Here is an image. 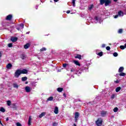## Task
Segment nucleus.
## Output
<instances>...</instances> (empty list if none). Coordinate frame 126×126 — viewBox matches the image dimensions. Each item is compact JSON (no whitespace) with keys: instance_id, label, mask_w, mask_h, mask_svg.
<instances>
[{"instance_id":"nucleus-29","label":"nucleus","mask_w":126,"mask_h":126,"mask_svg":"<svg viewBox=\"0 0 126 126\" xmlns=\"http://www.w3.org/2000/svg\"><path fill=\"white\" fill-rule=\"evenodd\" d=\"M0 111L2 112V113H4V112H5V109H4L3 107H0Z\"/></svg>"},{"instance_id":"nucleus-4","label":"nucleus","mask_w":126,"mask_h":126,"mask_svg":"<svg viewBox=\"0 0 126 126\" xmlns=\"http://www.w3.org/2000/svg\"><path fill=\"white\" fill-rule=\"evenodd\" d=\"M102 123H103V120L101 118H99L96 122V125L98 126H102Z\"/></svg>"},{"instance_id":"nucleus-23","label":"nucleus","mask_w":126,"mask_h":126,"mask_svg":"<svg viewBox=\"0 0 126 126\" xmlns=\"http://www.w3.org/2000/svg\"><path fill=\"white\" fill-rule=\"evenodd\" d=\"M105 1H106V0H100V3L101 5H103L104 3L105 4Z\"/></svg>"},{"instance_id":"nucleus-44","label":"nucleus","mask_w":126,"mask_h":126,"mask_svg":"<svg viewBox=\"0 0 126 126\" xmlns=\"http://www.w3.org/2000/svg\"><path fill=\"white\" fill-rule=\"evenodd\" d=\"M53 126H58V123H56V122H54L53 124Z\"/></svg>"},{"instance_id":"nucleus-41","label":"nucleus","mask_w":126,"mask_h":126,"mask_svg":"<svg viewBox=\"0 0 126 126\" xmlns=\"http://www.w3.org/2000/svg\"><path fill=\"white\" fill-rule=\"evenodd\" d=\"M8 47H9V48H11L12 47V43H9L8 44Z\"/></svg>"},{"instance_id":"nucleus-7","label":"nucleus","mask_w":126,"mask_h":126,"mask_svg":"<svg viewBox=\"0 0 126 126\" xmlns=\"http://www.w3.org/2000/svg\"><path fill=\"white\" fill-rule=\"evenodd\" d=\"M12 19V15L10 14L6 16V20H8V21H10Z\"/></svg>"},{"instance_id":"nucleus-54","label":"nucleus","mask_w":126,"mask_h":126,"mask_svg":"<svg viewBox=\"0 0 126 126\" xmlns=\"http://www.w3.org/2000/svg\"><path fill=\"white\" fill-rule=\"evenodd\" d=\"M9 120V119L8 118H7L6 119V121L7 122V121H8Z\"/></svg>"},{"instance_id":"nucleus-27","label":"nucleus","mask_w":126,"mask_h":126,"mask_svg":"<svg viewBox=\"0 0 126 126\" xmlns=\"http://www.w3.org/2000/svg\"><path fill=\"white\" fill-rule=\"evenodd\" d=\"M75 59H79V60H81V55H77L75 57Z\"/></svg>"},{"instance_id":"nucleus-60","label":"nucleus","mask_w":126,"mask_h":126,"mask_svg":"<svg viewBox=\"0 0 126 126\" xmlns=\"http://www.w3.org/2000/svg\"><path fill=\"white\" fill-rule=\"evenodd\" d=\"M73 126H76V124H73Z\"/></svg>"},{"instance_id":"nucleus-62","label":"nucleus","mask_w":126,"mask_h":126,"mask_svg":"<svg viewBox=\"0 0 126 126\" xmlns=\"http://www.w3.org/2000/svg\"><path fill=\"white\" fill-rule=\"evenodd\" d=\"M50 2H53V1H52V0H50Z\"/></svg>"},{"instance_id":"nucleus-14","label":"nucleus","mask_w":126,"mask_h":126,"mask_svg":"<svg viewBox=\"0 0 126 126\" xmlns=\"http://www.w3.org/2000/svg\"><path fill=\"white\" fill-rule=\"evenodd\" d=\"M12 67V64H11V63H8L7 65H6V68L8 69H11V68Z\"/></svg>"},{"instance_id":"nucleus-31","label":"nucleus","mask_w":126,"mask_h":126,"mask_svg":"<svg viewBox=\"0 0 126 126\" xmlns=\"http://www.w3.org/2000/svg\"><path fill=\"white\" fill-rule=\"evenodd\" d=\"M96 54L97 55V56H99V57H102V56H103V52H100L99 53H96Z\"/></svg>"},{"instance_id":"nucleus-8","label":"nucleus","mask_w":126,"mask_h":126,"mask_svg":"<svg viewBox=\"0 0 126 126\" xmlns=\"http://www.w3.org/2000/svg\"><path fill=\"white\" fill-rule=\"evenodd\" d=\"M79 117V113L75 112V122H77V119Z\"/></svg>"},{"instance_id":"nucleus-37","label":"nucleus","mask_w":126,"mask_h":126,"mask_svg":"<svg viewBox=\"0 0 126 126\" xmlns=\"http://www.w3.org/2000/svg\"><path fill=\"white\" fill-rule=\"evenodd\" d=\"M119 75L120 76H126V73H120L119 74Z\"/></svg>"},{"instance_id":"nucleus-1","label":"nucleus","mask_w":126,"mask_h":126,"mask_svg":"<svg viewBox=\"0 0 126 126\" xmlns=\"http://www.w3.org/2000/svg\"><path fill=\"white\" fill-rule=\"evenodd\" d=\"M86 69V68L85 67H82L81 68H80L78 70H76L74 68H70V71L71 72H76V74H78V75H79V74H81L82 73L83 70H85Z\"/></svg>"},{"instance_id":"nucleus-47","label":"nucleus","mask_w":126,"mask_h":126,"mask_svg":"<svg viewBox=\"0 0 126 126\" xmlns=\"http://www.w3.org/2000/svg\"><path fill=\"white\" fill-rule=\"evenodd\" d=\"M111 99H114L115 98V94H112L111 97Z\"/></svg>"},{"instance_id":"nucleus-55","label":"nucleus","mask_w":126,"mask_h":126,"mask_svg":"<svg viewBox=\"0 0 126 126\" xmlns=\"http://www.w3.org/2000/svg\"><path fill=\"white\" fill-rule=\"evenodd\" d=\"M16 29H17V30H18V31L20 30V28H17Z\"/></svg>"},{"instance_id":"nucleus-30","label":"nucleus","mask_w":126,"mask_h":126,"mask_svg":"<svg viewBox=\"0 0 126 126\" xmlns=\"http://www.w3.org/2000/svg\"><path fill=\"white\" fill-rule=\"evenodd\" d=\"M27 79H28L27 77H23L22 78V81H26V80H27Z\"/></svg>"},{"instance_id":"nucleus-61","label":"nucleus","mask_w":126,"mask_h":126,"mask_svg":"<svg viewBox=\"0 0 126 126\" xmlns=\"http://www.w3.org/2000/svg\"><path fill=\"white\" fill-rule=\"evenodd\" d=\"M26 84H28V82H26Z\"/></svg>"},{"instance_id":"nucleus-52","label":"nucleus","mask_w":126,"mask_h":126,"mask_svg":"<svg viewBox=\"0 0 126 126\" xmlns=\"http://www.w3.org/2000/svg\"><path fill=\"white\" fill-rule=\"evenodd\" d=\"M66 13L68 14V13H70V10H67L66 11Z\"/></svg>"},{"instance_id":"nucleus-36","label":"nucleus","mask_w":126,"mask_h":126,"mask_svg":"<svg viewBox=\"0 0 126 126\" xmlns=\"http://www.w3.org/2000/svg\"><path fill=\"white\" fill-rule=\"evenodd\" d=\"M72 3L73 4V6H75V0H72Z\"/></svg>"},{"instance_id":"nucleus-58","label":"nucleus","mask_w":126,"mask_h":126,"mask_svg":"<svg viewBox=\"0 0 126 126\" xmlns=\"http://www.w3.org/2000/svg\"><path fill=\"white\" fill-rule=\"evenodd\" d=\"M114 1L117 2L118 1V0H114Z\"/></svg>"},{"instance_id":"nucleus-57","label":"nucleus","mask_w":126,"mask_h":126,"mask_svg":"<svg viewBox=\"0 0 126 126\" xmlns=\"http://www.w3.org/2000/svg\"><path fill=\"white\" fill-rule=\"evenodd\" d=\"M0 124L1 125V126H3V124H2V123H1V122L0 123Z\"/></svg>"},{"instance_id":"nucleus-39","label":"nucleus","mask_w":126,"mask_h":126,"mask_svg":"<svg viewBox=\"0 0 126 126\" xmlns=\"http://www.w3.org/2000/svg\"><path fill=\"white\" fill-rule=\"evenodd\" d=\"M114 57H118V53L115 52L113 53Z\"/></svg>"},{"instance_id":"nucleus-25","label":"nucleus","mask_w":126,"mask_h":126,"mask_svg":"<svg viewBox=\"0 0 126 126\" xmlns=\"http://www.w3.org/2000/svg\"><path fill=\"white\" fill-rule=\"evenodd\" d=\"M94 7V5H93V4L92 5H90L88 7L89 8V10H92V8H93V7Z\"/></svg>"},{"instance_id":"nucleus-22","label":"nucleus","mask_w":126,"mask_h":126,"mask_svg":"<svg viewBox=\"0 0 126 126\" xmlns=\"http://www.w3.org/2000/svg\"><path fill=\"white\" fill-rule=\"evenodd\" d=\"M53 100H54V97L53 96H50L47 98V101H53Z\"/></svg>"},{"instance_id":"nucleus-63","label":"nucleus","mask_w":126,"mask_h":126,"mask_svg":"<svg viewBox=\"0 0 126 126\" xmlns=\"http://www.w3.org/2000/svg\"><path fill=\"white\" fill-rule=\"evenodd\" d=\"M1 123V121H0V123Z\"/></svg>"},{"instance_id":"nucleus-35","label":"nucleus","mask_w":126,"mask_h":126,"mask_svg":"<svg viewBox=\"0 0 126 126\" xmlns=\"http://www.w3.org/2000/svg\"><path fill=\"white\" fill-rule=\"evenodd\" d=\"M7 105L8 106H10V105H11V101L10 100L7 101Z\"/></svg>"},{"instance_id":"nucleus-64","label":"nucleus","mask_w":126,"mask_h":126,"mask_svg":"<svg viewBox=\"0 0 126 126\" xmlns=\"http://www.w3.org/2000/svg\"><path fill=\"white\" fill-rule=\"evenodd\" d=\"M1 87H2V85H1Z\"/></svg>"},{"instance_id":"nucleus-26","label":"nucleus","mask_w":126,"mask_h":126,"mask_svg":"<svg viewBox=\"0 0 126 126\" xmlns=\"http://www.w3.org/2000/svg\"><path fill=\"white\" fill-rule=\"evenodd\" d=\"M19 27H20L22 29H23L24 28V24H21L18 25Z\"/></svg>"},{"instance_id":"nucleus-33","label":"nucleus","mask_w":126,"mask_h":126,"mask_svg":"<svg viewBox=\"0 0 126 126\" xmlns=\"http://www.w3.org/2000/svg\"><path fill=\"white\" fill-rule=\"evenodd\" d=\"M121 89V88L120 87H118L116 89V92H119Z\"/></svg>"},{"instance_id":"nucleus-56","label":"nucleus","mask_w":126,"mask_h":126,"mask_svg":"<svg viewBox=\"0 0 126 126\" xmlns=\"http://www.w3.org/2000/svg\"><path fill=\"white\" fill-rule=\"evenodd\" d=\"M35 8H36V9H38V5H36V6H35Z\"/></svg>"},{"instance_id":"nucleus-19","label":"nucleus","mask_w":126,"mask_h":126,"mask_svg":"<svg viewBox=\"0 0 126 126\" xmlns=\"http://www.w3.org/2000/svg\"><path fill=\"white\" fill-rule=\"evenodd\" d=\"M118 15L119 16H124V12L122 11H119L118 12Z\"/></svg>"},{"instance_id":"nucleus-18","label":"nucleus","mask_w":126,"mask_h":126,"mask_svg":"<svg viewBox=\"0 0 126 126\" xmlns=\"http://www.w3.org/2000/svg\"><path fill=\"white\" fill-rule=\"evenodd\" d=\"M13 87L14 88H16V89H18V87H19V86L17 83H14L13 84Z\"/></svg>"},{"instance_id":"nucleus-28","label":"nucleus","mask_w":126,"mask_h":126,"mask_svg":"<svg viewBox=\"0 0 126 126\" xmlns=\"http://www.w3.org/2000/svg\"><path fill=\"white\" fill-rule=\"evenodd\" d=\"M123 29H119V30H118V33L119 34H122V33H123Z\"/></svg>"},{"instance_id":"nucleus-40","label":"nucleus","mask_w":126,"mask_h":126,"mask_svg":"<svg viewBox=\"0 0 126 126\" xmlns=\"http://www.w3.org/2000/svg\"><path fill=\"white\" fill-rule=\"evenodd\" d=\"M22 60H25V55H22L21 56Z\"/></svg>"},{"instance_id":"nucleus-16","label":"nucleus","mask_w":126,"mask_h":126,"mask_svg":"<svg viewBox=\"0 0 126 126\" xmlns=\"http://www.w3.org/2000/svg\"><path fill=\"white\" fill-rule=\"evenodd\" d=\"M32 116H30L29 117V121H28V126H31V121L32 120Z\"/></svg>"},{"instance_id":"nucleus-49","label":"nucleus","mask_w":126,"mask_h":126,"mask_svg":"<svg viewBox=\"0 0 126 126\" xmlns=\"http://www.w3.org/2000/svg\"><path fill=\"white\" fill-rule=\"evenodd\" d=\"M105 47H106V45L105 44L102 45V48H105Z\"/></svg>"},{"instance_id":"nucleus-5","label":"nucleus","mask_w":126,"mask_h":126,"mask_svg":"<svg viewBox=\"0 0 126 126\" xmlns=\"http://www.w3.org/2000/svg\"><path fill=\"white\" fill-rule=\"evenodd\" d=\"M111 3H112V1H111V0H105L104 5L105 6H108V5H110Z\"/></svg>"},{"instance_id":"nucleus-59","label":"nucleus","mask_w":126,"mask_h":126,"mask_svg":"<svg viewBox=\"0 0 126 126\" xmlns=\"http://www.w3.org/2000/svg\"><path fill=\"white\" fill-rule=\"evenodd\" d=\"M30 33V32H26V34H29Z\"/></svg>"},{"instance_id":"nucleus-20","label":"nucleus","mask_w":126,"mask_h":126,"mask_svg":"<svg viewBox=\"0 0 126 126\" xmlns=\"http://www.w3.org/2000/svg\"><path fill=\"white\" fill-rule=\"evenodd\" d=\"M124 69H125V68H124V67H120L119 69V72H123V71H124Z\"/></svg>"},{"instance_id":"nucleus-2","label":"nucleus","mask_w":126,"mask_h":126,"mask_svg":"<svg viewBox=\"0 0 126 126\" xmlns=\"http://www.w3.org/2000/svg\"><path fill=\"white\" fill-rule=\"evenodd\" d=\"M93 20L94 23H99L101 24L103 22V20H102L101 17L95 16Z\"/></svg>"},{"instance_id":"nucleus-38","label":"nucleus","mask_w":126,"mask_h":126,"mask_svg":"<svg viewBox=\"0 0 126 126\" xmlns=\"http://www.w3.org/2000/svg\"><path fill=\"white\" fill-rule=\"evenodd\" d=\"M106 49L107 51H110V50H111V47H110V46H107L106 47Z\"/></svg>"},{"instance_id":"nucleus-51","label":"nucleus","mask_w":126,"mask_h":126,"mask_svg":"<svg viewBox=\"0 0 126 126\" xmlns=\"http://www.w3.org/2000/svg\"><path fill=\"white\" fill-rule=\"evenodd\" d=\"M118 17H119V15H116L114 16V18H118Z\"/></svg>"},{"instance_id":"nucleus-11","label":"nucleus","mask_w":126,"mask_h":126,"mask_svg":"<svg viewBox=\"0 0 126 126\" xmlns=\"http://www.w3.org/2000/svg\"><path fill=\"white\" fill-rule=\"evenodd\" d=\"M17 37H11V41H12V42H13L14 43L16 42V41H17Z\"/></svg>"},{"instance_id":"nucleus-9","label":"nucleus","mask_w":126,"mask_h":126,"mask_svg":"<svg viewBox=\"0 0 126 126\" xmlns=\"http://www.w3.org/2000/svg\"><path fill=\"white\" fill-rule=\"evenodd\" d=\"M21 74H26L28 73V71L25 69L20 70Z\"/></svg>"},{"instance_id":"nucleus-3","label":"nucleus","mask_w":126,"mask_h":126,"mask_svg":"<svg viewBox=\"0 0 126 126\" xmlns=\"http://www.w3.org/2000/svg\"><path fill=\"white\" fill-rule=\"evenodd\" d=\"M20 74H21V71H20V69H18L15 71L14 76L15 77L18 78Z\"/></svg>"},{"instance_id":"nucleus-34","label":"nucleus","mask_w":126,"mask_h":126,"mask_svg":"<svg viewBox=\"0 0 126 126\" xmlns=\"http://www.w3.org/2000/svg\"><path fill=\"white\" fill-rule=\"evenodd\" d=\"M40 52H43L44 51H47V48H45V47H43L42 48H41L40 50Z\"/></svg>"},{"instance_id":"nucleus-15","label":"nucleus","mask_w":126,"mask_h":126,"mask_svg":"<svg viewBox=\"0 0 126 126\" xmlns=\"http://www.w3.org/2000/svg\"><path fill=\"white\" fill-rule=\"evenodd\" d=\"M74 63H75V64H76V65H78L79 66H80V63H79V62L76 60H74L73 61Z\"/></svg>"},{"instance_id":"nucleus-6","label":"nucleus","mask_w":126,"mask_h":126,"mask_svg":"<svg viewBox=\"0 0 126 126\" xmlns=\"http://www.w3.org/2000/svg\"><path fill=\"white\" fill-rule=\"evenodd\" d=\"M25 89L26 90V92L27 93H29V92H31V90H32V89H31V88H30L29 86L26 87Z\"/></svg>"},{"instance_id":"nucleus-13","label":"nucleus","mask_w":126,"mask_h":126,"mask_svg":"<svg viewBox=\"0 0 126 126\" xmlns=\"http://www.w3.org/2000/svg\"><path fill=\"white\" fill-rule=\"evenodd\" d=\"M30 46H31L30 43H28L24 45V49H29V47H30Z\"/></svg>"},{"instance_id":"nucleus-42","label":"nucleus","mask_w":126,"mask_h":126,"mask_svg":"<svg viewBox=\"0 0 126 126\" xmlns=\"http://www.w3.org/2000/svg\"><path fill=\"white\" fill-rule=\"evenodd\" d=\"M70 67H71L70 65H68V66L66 67V70H68V71L69 70V68H70Z\"/></svg>"},{"instance_id":"nucleus-21","label":"nucleus","mask_w":126,"mask_h":126,"mask_svg":"<svg viewBox=\"0 0 126 126\" xmlns=\"http://www.w3.org/2000/svg\"><path fill=\"white\" fill-rule=\"evenodd\" d=\"M63 88H57V91L58 92H63Z\"/></svg>"},{"instance_id":"nucleus-46","label":"nucleus","mask_w":126,"mask_h":126,"mask_svg":"<svg viewBox=\"0 0 126 126\" xmlns=\"http://www.w3.org/2000/svg\"><path fill=\"white\" fill-rule=\"evenodd\" d=\"M32 85L35 86L36 85V82H33L32 83Z\"/></svg>"},{"instance_id":"nucleus-53","label":"nucleus","mask_w":126,"mask_h":126,"mask_svg":"<svg viewBox=\"0 0 126 126\" xmlns=\"http://www.w3.org/2000/svg\"><path fill=\"white\" fill-rule=\"evenodd\" d=\"M54 1H55V2H58V1H59V0H54Z\"/></svg>"},{"instance_id":"nucleus-12","label":"nucleus","mask_w":126,"mask_h":126,"mask_svg":"<svg viewBox=\"0 0 126 126\" xmlns=\"http://www.w3.org/2000/svg\"><path fill=\"white\" fill-rule=\"evenodd\" d=\"M54 112L56 114H59V107L58 106L55 107Z\"/></svg>"},{"instance_id":"nucleus-48","label":"nucleus","mask_w":126,"mask_h":126,"mask_svg":"<svg viewBox=\"0 0 126 126\" xmlns=\"http://www.w3.org/2000/svg\"><path fill=\"white\" fill-rule=\"evenodd\" d=\"M63 96L64 97V98H66V94H65V93L63 94Z\"/></svg>"},{"instance_id":"nucleus-32","label":"nucleus","mask_w":126,"mask_h":126,"mask_svg":"<svg viewBox=\"0 0 126 126\" xmlns=\"http://www.w3.org/2000/svg\"><path fill=\"white\" fill-rule=\"evenodd\" d=\"M118 110L119 108H118V107H115L113 109V111L114 112V113H117V112H118Z\"/></svg>"},{"instance_id":"nucleus-10","label":"nucleus","mask_w":126,"mask_h":126,"mask_svg":"<svg viewBox=\"0 0 126 126\" xmlns=\"http://www.w3.org/2000/svg\"><path fill=\"white\" fill-rule=\"evenodd\" d=\"M100 115L101 117H106V115H107V111H101Z\"/></svg>"},{"instance_id":"nucleus-17","label":"nucleus","mask_w":126,"mask_h":126,"mask_svg":"<svg viewBox=\"0 0 126 126\" xmlns=\"http://www.w3.org/2000/svg\"><path fill=\"white\" fill-rule=\"evenodd\" d=\"M120 49L121 50H125V49H126V43L125 44L124 46V45H121L120 47Z\"/></svg>"},{"instance_id":"nucleus-45","label":"nucleus","mask_w":126,"mask_h":126,"mask_svg":"<svg viewBox=\"0 0 126 126\" xmlns=\"http://www.w3.org/2000/svg\"><path fill=\"white\" fill-rule=\"evenodd\" d=\"M66 65H67V64L66 63H64L63 65V67H66Z\"/></svg>"},{"instance_id":"nucleus-43","label":"nucleus","mask_w":126,"mask_h":126,"mask_svg":"<svg viewBox=\"0 0 126 126\" xmlns=\"http://www.w3.org/2000/svg\"><path fill=\"white\" fill-rule=\"evenodd\" d=\"M16 126H22V125H21V124L19 122L16 123Z\"/></svg>"},{"instance_id":"nucleus-50","label":"nucleus","mask_w":126,"mask_h":126,"mask_svg":"<svg viewBox=\"0 0 126 126\" xmlns=\"http://www.w3.org/2000/svg\"><path fill=\"white\" fill-rule=\"evenodd\" d=\"M119 82H120V81H119V80H117L115 81V83H119Z\"/></svg>"},{"instance_id":"nucleus-24","label":"nucleus","mask_w":126,"mask_h":126,"mask_svg":"<svg viewBox=\"0 0 126 126\" xmlns=\"http://www.w3.org/2000/svg\"><path fill=\"white\" fill-rule=\"evenodd\" d=\"M45 115H46V113H45V112H42V113L39 116V118H41L44 117V116H45Z\"/></svg>"}]
</instances>
